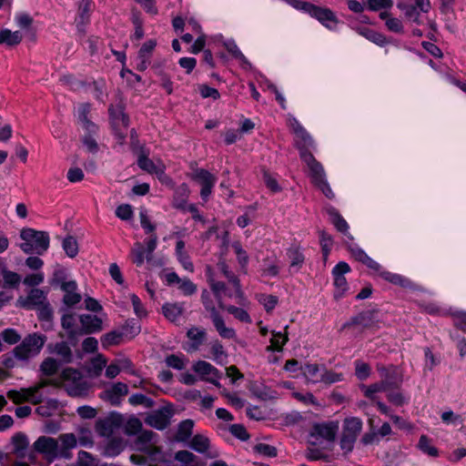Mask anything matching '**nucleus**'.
<instances>
[{
    "instance_id": "f257e3e1",
    "label": "nucleus",
    "mask_w": 466,
    "mask_h": 466,
    "mask_svg": "<svg viewBox=\"0 0 466 466\" xmlns=\"http://www.w3.org/2000/svg\"><path fill=\"white\" fill-rule=\"evenodd\" d=\"M22 242L19 248L25 254L43 255L49 248L50 238L47 232L38 231L31 228L20 231Z\"/></svg>"
},
{
    "instance_id": "f03ea898",
    "label": "nucleus",
    "mask_w": 466,
    "mask_h": 466,
    "mask_svg": "<svg viewBox=\"0 0 466 466\" xmlns=\"http://www.w3.org/2000/svg\"><path fill=\"white\" fill-rule=\"evenodd\" d=\"M378 370L381 377L380 382L369 386H360V390L363 391L364 395L371 400L375 399L376 393L386 391L390 387L399 386L402 380L401 376L396 367H380Z\"/></svg>"
},
{
    "instance_id": "7ed1b4c3",
    "label": "nucleus",
    "mask_w": 466,
    "mask_h": 466,
    "mask_svg": "<svg viewBox=\"0 0 466 466\" xmlns=\"http://www.w3.org/2000/svg\"><path fill=\"white\" fill-rule=\"evenodd\" d=\"M300 157L309 167V175L312 183L318 187L325 194L326 197L332 198L334 194L326 180V175L321 164L318 162L314 157L305 149L300 150Z\"/></svg>"
},
{
    "instance_id": "20e7f679",
    "label": "nucleus",
    "mask_w": 466,
    "mask_h": 466,
    "mask_svg": "<svg viewBox=\"0 0 466 466\" xmlns=\"http://www.w3.org/2000/svg\"><path fill=\"white\" fill-rule=\"evenodd\" d=\"M46 337L40 333H32L25 337L19 345L14 348V356L20 360H28L37 356L42 350Z\"/></svg>"
},
{
    "instance_id": "39448f33",
    "label": "nucleus",
    "mask_w": 466,
    "mask_h": 466,
    "mask_svg": "<svg viewBox=\"0 0 466 466\" xmlns=\"http://www.w3.org/2000/svg\"><path fill=\"white\" fill-rule=\"evenodd\" d=\"M339 421H324L315 423L309 435V444L317 446L323 442H331L339 431Z\"/></svg>"
},
{
    "instance_id": "423d86ee",
    "label": "nucleus",
    "mask_w": 466,
    "mask_h": 466,
    "mask_svg": "<svg viewBox=\"0 0 466 466\" xmlns=\"http://www.w3.org/2000/svg\"><path fill=\"white\" fill-rule=\"evenodd\" d=\"M362 430V421L357 417L347 418L343 423V431L340 439V447L346 451H350L357 437Z\"/></svg>"
},
{
    "instance_id": "0eeeda50",
    "label": "nucleus",
    "mask_w": 466,
    "mask_h": 466,
    "mask_svg": "<svg viewBox=\"0 0 466 466\" xmlns=\"http://www.w3.org/2000/svg\"><path fill=\"white\" fill-rule=\"evenodd\" d=\"M43 386V383H39L31 388L21 389L19 390H12L7 392V397L15 404L25 401L37 404L42 400V394L39 393V390Z\"/></svg>"
},
{
    "instance_id": "6e6552de",
    "label": "nucleus",
    "mask_w": 466,
    "mask_h": 466,
    "mask_svg": "<svg viewBox=\"0 0 466 466\" xmlns=\"http://www.w3.org/2000/svg\"><path fill=\"white\" fill-rule=\"evenodd\" d=\"M157 435L148 431L140 432L136 442L135 447L137 451L144 452L151 460H157L159 454V450L156 445Z\"/></svg>"
},
{
    "instance_id": "1a4fd4ad",
    "label": "nucleus",
    "mask_w": 466,
    "mask_h": 466,
    "mask_svg": "<svg viewBox=\"0 0 466 466\" xmlns=\"http://www.w3.org/2000/svg\"><path fill=\"white\" fill-rule=\"evenodd\" d=\"M350 271V267L344 261L339 262L332 269L333 282L335 286L334 297L341 298L349 289L345 274Z\"/></svg>"
},
{
    "instance_id": "9d476101",
    "label": "nucleus",
    "mask_w": 466,
    "mask_h": 466,
    "mask_svg": "<svg viewBox=\"0 0 466 466\" xmlns=\"http://www.w3.org/2000/svg\"><path fill=\"white\" fill-rule=\"evenodd\" d=\"M188 447L208 458H217L219 455V451L212 445L209 438L203 433L194 435L188 441Z\"/></svg>"
},
{
    "instance_id": "9b49d317",
    "label": "nucleus",
    "mask_w": 466,
    "mask_h": 466,
    "mask_svg": "<svg viewBox=\"0 0 466 466\" xmlns=\"http://www.w3.org/2000/svg\"><path fill=\"white\" fill-rule=\"evenodd\" d=\"M192 370L200 377V380L220 387V383L218 382L220 374L218 369L209 362L198 360L193 364Z\"/></svg>"
},
{
    "instance_id": "f8f14e48",
    "label": "nucleus",
    "mask_w": 466,
    "mask_h": 466,
    "mask_svg": "<svg viewBox=\"0 0 466 466\" xmlns=\"http://www.w3.org/2000/svg\"><path fill=\"white\" fill-rule=\"evenodd\" d=\"M128 393V387L126 383L116 382L110 384L100 393V398L112 405H118L123 397Z\"/></svg>"
},
{
    "instance_id": "ddd939ff",
    "label": "nucleus",
    "mask_w": 466,
    "mask_h": 466,
    "mask_svg": "<svg viewBox=\"0 0 466 466\" xmlns=\"http://www.w3.org/2000/svg\"><path fill=\"white\" fill-rule=\"evenodd\" d=\"M309 15L316 18L319 23H321L329 30H334L339 24L337 16L329 8H324L313 5Z\"/></svg>"
},
{
    "instance_id": "4468645a",
    "label": "nucleus",
    "mask_w": 466,
    "mask_h": 466,
    "mask_svg": "<svg viewBox=\"0 0 466 466\" xmlns=\"http://www.w3.org/2000/svg\"><path fill=\"white\" fill-rule=\"evenodd\" d=\"M192 178L201 186L200 195L203 199H207L217 181L216 177L208 170L198 169L192 174Z\"/></svg>"
},
{
    "instance_id": "2eb2a0df",
    "label": "nucleus",
    "mask_w": 466,
    "mask_h": 466,
    "mask_svg": "<svg viewBox=\"0 0 466 466\" xmlns=\"http://www.w3.org/2000/svg\"><path fill=\"white\" fill-rule=\"evenodd\" d=\"M137 165L144 171L152 175H156L160 180H164V178H166V167L164 163L160 160H157L155 162L148 158L147 156L141 154L138 157Z\"/></svg>"
},
{
    "instance_id": "dca6fc26",
    "label": "nucleus",
    "mask_w": 466,
    "mask_h": 466,
    "mask_svg": "<svg viewBox=\"0 0 466 466\" xmlns=\"http://www.w3.org/2000/svg\"><path fill=\"white\" fill-rule=\"evenodd\" d=\"M288 122L289 127L296 135V143L300 150L304 149V147H311L313 145L311 137L295 117L289 116Z\"/></svg>"
},
{
    "instance_id": "f3484780",
    "label": "nucleus",
    "mask_w": 466,
    "mask_h": 466,
    "mask_svg": "<svg viewBox=\"0 0 466 466\" xmlns=\"http://www.w3.org/2000/svg\"><path fill=\"white\" fill-rule=\"evenodd\" d=\"M122 423V416L120 414H112L111 416L99 420L96 423V432L104 437H108Z\"/></svg>"
},
{
    "instance_id": "a211bd4d",
    "label": "nucleus",
    "mask_w": 466,
    "mask_h": 466,
    "mask_svg": "<svg viewBox=\"0 0 466 466\" xmlns=\"http://www.w3.org/2000/svg\"><path fill=\"white\" fill-rule=\"evenodd\" d=\"M170 417V410L167 408H161L148 414L146 418V423L157 430H163L169 424Z\"/></svg>"
},
{
    "instance_id": "6ab92c4d",
    "label": "nucleus",
    "mask_w": 466,
    "mask_h": 466,
    "mask_svg": "<svg viewBox=\"0 0 466 466\" xmlns=\"http://www.w3.org/2000/svg\"><path fill=\"white\" fill-rule=\"evenodd\" d=\"M34 446L37 451L44 453L52 460L58 456V443L54 438L40 437L35 441Z\"/></svg>"
},
{
    "instance_id": "aec40b11",
    "label": "nucleus",
    "mask_w": 466,
    "mask_h": 466,
    "mask_svg": "<svg viewBox=\"0 0 466 466\" xmlns=\"http://www.w3.org/2000/svg\"><path fill=\"white\" fill-rule=\"evenodd\" d=\"M211 309L210 319L218 335L223 339H235L237 337L236 330L233 328L228 327L226 325L224 319L217 309Z\"/></svg>"
},
{
    "instance_id": "412c9836",
    "label": "nucleus",
    "mask_w": 466,
    "mask_h": 466,
    "mask_svg": "<svg viewBox=\"0 0 466 466\" xmlns=\"http://www.w3.org/2000/svg\"><path fill=\"white\" fill-rule=\"evenodd\" d=\"M156 46L157 41L155 39H149L142 45L137 55L138 63L137 67L139 71H144L147 68Z\"/></svg>"
},
{
    "instance_id": "4be33fe9",
    "label": "nucleus",
    "mask_w": 466,
    "mask_h": 466,
    "mask_svg": "<svg viewBox=\"0 0 466 466\" xmlns=\"http://www.w3.org/2000/svg\"><path fill=\"white\" fill-rule=\"evenodd\" d=\"M78 321L79 318L72 313L65 314L62 317V327L66 331L67 336L70 339L82 335V330L80 329L81 326L78 325Z\"/></svg>"
},
{
    "instance_id": "5701e85b",
    "label": "nucleus",
    "mask_w": 466,
    "mask_h": 466,
    "mask_svg": "<svg viewBox=\"0 0 466 466\" xmlns=\"http://www.w3.org/2000/svg\"><path fill=\"white\" fill-rule=\"evenodd\" d=\"M82 334L94 333L102 329V320L94 315L86 314L79 317Z\"/></svg>"
},
{
    "instance_id": "b1692460",
    "label": "nucleus",
    "mask_w": 466,
    "mask_h": 466,
    "mask_svg": "<svg viewBox=\"0 0 466 466\" xmlns=\"http://www.w3.org/2000/svg\"><path fill=\"white\" fill-rule=\"evenodd\" d=\"M61 289L65 292L64 302L69 307H72L81 300V295L76 292L77 285L76 281L70 280L64 282Z\"/></svg>"
},
{
    "instance_id": "393cba45",
    "label": "nucleus",
    "mask_w": 466,
    "mask_h": 466,
    "mask_svg": "<svg viewBox=\"0 0 466 466\" xmlns=\"http://www.w3.org/2000/svg\"><path fill=\"white\" fill-rule=\"evenodd\" d=\"M187 336L190 341L187 350L196 351L199 349V347L203 344L204 340L206 339V331L204 329L198 327H192L187 330Z\"/></svg>"
},
{
    "instance_id": "a878e982",
    "label": "nucleus",
    "mask_w": 466,
    "mask_h": 466,
    "mask_svg": "<svg viewBox=\"0 0 466 466\" xmlns=\"http://www.w3.org/2000/svg\"><path fill=\"white\" fill-rule=\"evenodd\" d=\"M322 367L316 363H307L301 367V371L308 382L316 384L321 382L323 375Z\"/></svg>"
},
{
    "instance_id": "bb28decb",
    "label": "nucleus",
    "mask_w": 466,
    "mask_h": 466,
    "mask_svg": "<svg viewBox=\"0 0 466 466\" xmlns=\"http://www.w3.org/2000/svg\"><path fill=\"white\" fill-rule=\"evenodd\" d=\"M45 300V292L39 289H34L25 299H19L18 303L24 308L31 309L34 306L43 304Z\"/></svg>"
},
{
    "instance_id": "cd10ccee",
    "label": "nucleus",
    "mask_w": 466,
    "mask_h": 466,
    "mask_svg": "<svg viewBox=\"0 0 466 466\" xmlns=\"http://www.w3.org/2000/svg\"><path fill=\"white\" fill-rule=\"evenodd\" d=\"M90 106L88 104H81L77 107V117L82 127L89 133H95L96 127L88 118L87 114L89 113Z\"/></svg>"
},
{
    "instance_id": "c85d7f7f",
    "label": "nucleus",
    "mask_w": 466,
    "mask_h": 466,
    "mask_svg": "<svg viewBox=\"0 0 466 466\" xmlns=\"http://www.w3.org/2000/svg\"><path fill=\"white\" fill-rule=\"evenodd\" d=\"M397 7L403 12L406 19L415 22L417 24L420 23L419 17L420 12L421 11L418 7L417 3L415 4V5H407L402 0H399Z\"/></svg>"
},
{
    "instance_id": "c756f323",
    "label": "nucleus",
    "mask_w": 466,
    "mask_h": 466,
    "mask_svg": "<svg viewBox=\"0 0 466 466\" xmlns=\"http://www.w3.org/2000/svg\"><path fill=\"white\" fill-rule=\"evenodd\" d=\"M65 390L72 397H83L87 394L88 386L86 381L82 379L78 381H75L73 384L66 383Z\"/></svg>"
},
{
    "instance_id": "7c9ffc66",
    "label": "nucleus",
    "mask_w": 466,
    "mask_h": 466,
    "mask_svg": "<svg viewBox=\"0 0 466 466\" xmlns=\"http://www.w3.org/2000/svg\"><path fill=\"white\" fill-rule=\"evenodd\" d=\"M194 428V421L192 420H182L177 427V440L179 441H189Z\"/></svg>"
},
{
    "instance_id": "2f4dec72",
    "label": "nucleus",
    "mask_w": 466,
    "mask_h": 466,
    "mask_svg": "<svg viewBox=\"0 0 466 466\" xmlns=\"http://www.w3.org/2000/svg\"><path fill=\"white\" fill-rule=\"evenodd\" d=\"M327 211L332 224L336 227V228L345 235H348L351 238L349 233V225L347 221L339 214L335 208H328Z\"/></svg>"
},
{
    "instance_id": "473e14b6",
    "label": "nucleus",
    "mask_w": 466,
    "mask_h": 466,
    "mask_svg": "<svg viewBox=\"0 0 466 466\" xmlns=\"http://www.w3.org/2000/svg\"><path fill=\"white\" fill-rule=\"evenodd\" d=\"M1 275L5 287L16 288L21 282V276L12 270H9L5 266L1 268Z\"/></svg>"
},
{
    "instance_id": "72a5a7b5",
    "label": "nucleus",
    "mask_w": 466,
    "mask_h": 466,
    "mask_svg": "<svg viewBox=\"0 0 466 466\" xmlns=\"http://www.w3.org/2000/svg\"><path fill=\"white\" fill-rule=\"evenodd\" d=\"M165 317L170 321H177L183 312V307L177 303H167L162 307Z\"/></svg>"
},
{
    "instance_id": "f704fd0d",
    "label": "nucleus",
    "mask_w": 466,
    "mask_h": 466,
    "mask_svg": "<svg viewBox=\"0 0 466 466\" xmlns=\"http://www.w3.org/2000/svg\"><path fill=\"white\" fill-rule=\"evenodd\" d=\"M22 34L19 31L12 32L9 29H3L0 32V44L15 46L22 41Z\"/></svg>"
},
{
    "instance_id": "c9c22d12",
    "label": "nucleus",
    "mask_w": 466,
    "mask_h": 466,
    "mask_svg": "<svg viewBox=\"0 0 466 466\" xmlns=\"http://www.w3.org/2000/svg\"><path fill=\"white\" fill-rule=\"evenodd\" d=\"M12 445L14 453L19 457H22L24 455V451L28 447V440L25 435L22 433H16L12 438Z\"/></svg>"
},
{
    "instance_id": "e433bc0d",
    "label": "nucleus",
    "mask_w": 466,
    "mask_h": 466,
    "mask_svg": "<svg viewBox=\"0 0 466 466\" xmlns=\"http://www.w3.org/2000/svg\"><path fill=\"white\" fill-rule=\"evenodd\" d=\"M50 351L59 356L64 362H69L72 358V351L66 342H59L54 346H49Z\"/></svg>"
},
{
    "instance_id": "4c0bfd02",
    "label": "nucleus",
    "mask_w": 466,
    "mask_h": 466,
    "mask_svg": "<svg viewBox=\"0 0 466 466\" xmlns=\"http://www.w3.org/2000/svg\"><path fill=\"white\" fill-rule=\"evenodd\" d=\"M175 459L180 461L183 466H203L198 458L188 451H177L175 455Z\"/></svg>"
},
{
    "instance_id": "58836bf2",
    "label": "nucleus",
    "mask_w": 466,
    "mask_h": 466,
    "mask_svg": "<svg viewBox=\"0 0 466 466\" xmlns=\"http://www.w3.org/2000/svg\"><path fill=\"white\" fill-rule=\"evenodd\" d=\"M287 255L290 261V268H295L296 271H298L304 262V256L302 252L299 248L291 247L288 249Z\"/></svg>"
},
{
    "instance_id": "ea45409f",
    "label": "nucleus",
    "mask_w": 466,
    "mask_h": 466,
    "mask_svg": "<svg viewBox=\"0 0 466 466\" xmlns=\"http://www.w3.org/2000/svg\"><path fill=\"white\" fill-rule=\"evenodd\" d=\"M380 17L385 19V25L390 31L397 34L404 32V26L400 19L392 17L387 13H381Z\"/></svg>"
},
{
    "instance_id": "a19ab883",
    "label": "nucleus",
    "mask_w": 466,
    "mask_h": 466,
    "mask_svg": "<svg viewBox=\"0 0 466 466\" xmlns=\"http://www.w3.org/2000/svg\"><path fill=\"white\" fill-rule=\"evenodd\" d=\"M123 341V333L117 330L110 331L101 338V344L104 348L118 345Z\"/></svg>"
},
{
    "instance_id": "79ce46f5",
    "label": "nucleus",
    "mask_w": 466,
    "mask_h": 466,
    "mask_svg": "<svg viewBox=\"0 0 466 466\" xmlns=\"http://www.w3.org/2000/svg\"><path fill=\"white\" fill-rule=\"evenodd\" d=\"M224 46L227 48V50L232 54V56L238 59L242 66L244 67H247L249 66L248 62L247 61L245 56L241 53V51L237 46L236 43L233 40H227L223 43Z\"/></svg>"
},
{
    "instance_id": "37998d69",
    "label": "nucleus",
    "mask_w": 466,
    "mask_h": 466,
    "mask_svg": "<svg viewBox=\"0 0 466 466\" xmlns=\"http://www.w3.org/2000/svg\"><path fill=\"white\" fill-rule=\"evenodd\" d=\"M165 361L168 367L181 370L186 367L187 363V359L185 358L182 354H171L166 358Z\"/></svg>"
},
{
    "instance_id": "c03bdc74",
    "label": "nucleus",
    "mask_w": 466,
    "mask_h": 466,
    "mask_svg": "<svg viewBox=\"0 0 466 466\" xmlns=\"http://www.w3.org/2000/svg\"><path fill=\"white\" fill-rule=\"evenodd\" d=\"M380 275L384 279L395 285H400L401 287H410L411 284L408 279L399 274L391 273L389 271H381Z\"/></svg>"
},
{
    "instance_id": "a18cd8bd",
    "label": "nucleus",
    "mask_w": 466,
    "mask_h": 466,
    "mask_svg": "<svg viewBox=\"0 0 466 466\" xmlns=\"http://www.w3.org/2000/svg\"><path fill=\"white\" fill-rule=\"evenodd\" d=\"M63 249L69 258H75L78 253V244L76 239L72 237H66L62 243Z\"/></svg>"
},
{
    "instance_id": "49530a36",
    "label": "nucleus",
    "mask_w": 466,
    "mask_h": 466,
    "mask_svg": "<svg viewBox=\"0 0 466 466\" xmlns=\"http://www.w3.org/2000/svg\"><path fill=\"white\" fill-rule=\"evenodd\" d=\"M132 260L137 266H141L147 259V251L139 242L136 243L131 249Z\"/></svg>"
},
{
    "instance_id": "de8ad7c7",
    "label": "nucleus",
    "mask_w": 466,
    "mask_h": 466,
    "mask_svg": "<svg viewBox=\"0 0 466 466\" xmlns=\"http://www.w3.org/2000/svg\"><path fill=\"white\" fill-rule=\"evenodd\" d=\"M224 309L239 321L244 323H251V318L246 309L235 306H224Z\"/></svg>"
},
{
    "instance_id": "09e8293b",
    "label": "nucleus",
    "mask_w": 466,
    "mask_h": 466,
    "mask_svg": "<svg viewBox=\"0 0 466 466\" xmlns=\"http://www.w3.org/2000/svg\"><path fill=\"white\" fill-rule=\"evenodd\" d=\"M418 447L422 452L429 456L437 457L439 454L438 450L431 445L430 439L425 435L420 436Z\"/></svg>"
},
{
    "instance_id": "8fccbe9b",
    "label": "nucleus",
    "mask_w": 466,
    "mask_h": 466,
    "mask_svg": "<svg viewBox=\"0 0 466 466\" xmlns=\"http://www.w3.org/2000/svg\"><path fill=\"white\" fill-rule=\"evenodd\" d=\"M142 429V422L135 416L129 417L125 423V431L128 435H135Z\"/></svg>"
},
{
    "instance_id": "3c124183",
    "label": "nucleus",
    "mask_w": 466,
    "mask_h": 466,
    "mask_svg": "<svg viewBox=\"0 0 466 466\" xmlns=\"http://www.w3.org/2000/svg\"><path fill=\"white\" fill-rule=\"evenodd\" d=\"M360 34L364 37H366L367 39L375 43L378 46H382L388 43L386 37L383 35H381L376 31H373L370 29H364L360 32Z\"/></svg>"
},
{
    "instance_id": "603ef678",
    "label": "nucleus",
    "mask_w": 466,
    "mask_h": 466,
    "mask_svg": "<svg viewBox=\"0 0 466 466\" xmlns=\"http://www.w3.org/2000/svg\"><path fill=\"white\" fill-rule=\"evenodd\" d=\"M232 248L237 256V259L242 268H246L248 263V256L247 251L242 248L241 244L238 241H236L232 244Z\"/></svg>"
},
{
    "instance_id": "864d4df0",
    "label": "nucleus",
    "mask_w": 466,
    "mask_h": 466,
    "mask_svg": "<svg viewBox=\"0 0 466 466\" xmlns=\"http://www.w3.org/2000/svg\"><path fill=\"white\" fill-rule=\"evenodd\" d=\"M287 341V335H283L280 332L273 333V337L270 339V345L268 347V350L280 351Z\"/></svg>"
},
{
    "instance_id": "5fc2aeb1",
    "label": "nucleus",
    "mask_w": 466,
    "mask_h": 466,
    "mask_svg": "<svg viewBox=\"0 0 466 466\" xmlns=\"http://www.w3.org/2000/svg\"><path fill=\"white\" fill-rule=\"evenodd\" d=\"M83 377L81 373L74 369H66L62 372V386L65 388L66 383H75V381H78L82 380Z\"/></svg>"
},
{
    "instance_id": "6e6d98bb",
    "label": "nucleus",
    "mask_w": 466,
    "mask_h": 466,
    "mask_svg": "<svg viewBox=\"0 0 466 466\" xmlns=\"http://www.w3.org/2000/svg\"><path fill=\"white\" fill-rule=\"evenodd\" d=\"M292 396L298 400L299 401L302 402L305 405H312L316 407H319L320 404L317 400V399L314 397V395L310 392L301 393V392H293Z\"/></svg>"
},
{
    "instance_id": "4d7b16f0",
    "label": "nucleus",
    "mask_w": 466,
    "mask_h": 466,
    "mask_svg": "<svg viewBox=\"0 0 466 466\" xmlns=\"http://www.w3.org/2000/svg\"><path fill=\"white\" fill-rule=\"evenodd\" d=\"M370 370L369 364L361 360L355 361V374L359 380H364L368 379L370 375Z\"/></svg>"
},
{
    "instance_id": "13d9d810",
    "label": "nucleus",
    "mask_w": 466,
    "mask_h": 466,
    "mask_svg": "<svg viewBox=\"0 0 466 466\" xmlns=\"http://www.w3.org/2000/svg\"><path fill=\"white\" fill-rule=\"evenodd\" d=\"M322 380L321 382L325 384H333L343 380V374L338 373L333 370H328L325 367H322Z\"/></svg>"
},
{
    "instance_id": "bf43d9fd",
    "label": "nucleus",
    "mask_w": 466,
    "mask_h": 466,
    "mask_svg": "<svg viewBox=\"0 0 466 466\" xmlns=\"http://www.w3.org/2000/svg\"><path fill=\"white\" fill-rule=\"evenodd\" d=\"M254 451L257 453H258L264 457H268V458H273V457L277 456L276 448L274 446H271L267 443H258V444L255 445Z\"/></svg>"
},
{
    "instance_id": "052dcab7",
    "label": "nucleus",
    "mask_w": 466,
    "mask_h": 466,
    "mask_svg": "<svg viewBox=\"0 0 466 466\" xmlns=\"http://www.w3.org/2000/svg\"><path fill=\"white\" fill-rule=\"evenodd\" d=\"M128 297L132 303L135 314L138 318H145L147 316V310L144 308L140 299L136 294H129Z\"/></svg>"
},
{
    "instance_id": "680f3d73",
    "label": "nucleus",
    "mask_w": 466,
    "mask_h": 466,
    "mask_svg": "<svg viewBox=\"0 0 466 466\" xmlns=\"http://www.w3.org/2000/svg\"><path fill=\"white\" fill-rule=\"evenodd\" d=\"M210 287L218 299V307L220 309H224V303L222 302L221 297L226 289L225 284L223 282L211 280Z\"/></svg>"
},
{
    "instance_id": "e2e57ef3",
    "label": "nucleus",
    "mask_w": 466,
    "mask_h": 466,
    "mask_svg": "<svg viewBox=\"0 0 466 466\" xmlns=\"http://www.w3.org/2000/svg\"><path fill=\"white\" fill-rule=\"evenodd\" d=\"M58 363L52 358L46 359L41 364V370L46 375H53L58 369Z\"/></svg>"
},
{
    "instance_id": "0e129e2a",
    "label": "nucleus",
    "mask_w": 466,
    "mask_h": 466,
    "mask_svg": "<svg viewBox=\"0 0 466 466\" xmlns=\"http://www.w3.org/2000/svg\"><path fill=\"white\" fill-rule=\"evenodd\" d=\"M124 446L120 440H113L111 441L105 448V453L107 456H116L121 452Z\"/></svg>"
},
{
    "instance_id": "69168bd1",
    "label": "nucleus",
    "mask_w": 466,
    "mask_h": 466,
    "mask_svg": "<svg viewBox=\"0 0 466 466\" xmlns=\"http://www.w3.org/2000/svg\"><path fill=\"white\" fill-rule=\"evenodd\" d=\"M258 301L263 305L267 311H271L278 304V298L273 295L261 294Z\"/></svg>"
},
{
    "instance_id": "338daca9",
    "label": "nucleus",
    "mask_w": 466,
    "mask_h": 466,
    "mask_svg": "<svg viewBox=\"0 0 466 466\" xmlns=\"http://www.w3.org/2000/svg\"><path fill=\"white\" fill-rule=\"evenodd\" d=\"M1 337L8 344H15L21 339L20 334L14 329H5L2 331Z\"/></svg>"
},
{
    "instance_id": "774afa93",
    "label": "nucleus",
    "mask_w": 466,
    "mask_h": 466,
    "mask_svg": "<svg viewBox=\"0 0 466 466\" xmlns=\"http://www.w3.org/2000/svg\"><path fill=\"white\" fill-rule=\"evenodd\" d=\"M116 216L122 220H129L133 217V210L130 205L123 204L116 208Z\"/></svg>"
}]
</instances>
